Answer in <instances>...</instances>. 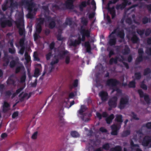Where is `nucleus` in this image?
Segmentation results:
<instances>
[{"mask_svg": "<svg viewBox=\"0 0 151 151\" xmlns=\"http://www.w3.org/2000/svg\"><path fill=\"white\" fill-rule=\"evenodd\" d=\"M116 35L118 37L121 39V40L120 42H121L124 40V33L123 31L117 28L112 32L109 35L110 39L109 41V43L110 45H114L116 43V40L115 36Z\"/></svg>", "mask_w": 151, "mask_h": 151, "instance_id": "f257e3e1", "label": "nucleus"}, {"mask_svg": "<svg viewBox=\"0 0 151 151\" xmlns=\"http://www.w3.org/2000/svg\"><path fill=\"white\" fill-rule=\"evenodd\" d=\"M81 35H79L78 37V40H71L69 41V45L70 46H75L81 43V41H84L85 40V36H88L89 31L86 29H83L81 32Z\"/></svg>", "mask_w": 151, "mask_h": 151, "instance_id": "f03ea898", "label": "nucleus"}, {"mask_svg": "<svg viewBox=\"0 0 151 151\" xmlns=\"http://www.w3.org/2000/svg\"><path fill=\"white\" fill-rule=\"evenodd\" d=\"M115 120L119 123H115L111 126V134L114 135H117L118 130L120 128V123L122 122V116L118 115H116Z\"/></svg>", "mask_w": 151, "mask_h": 151, "instance_id": "7ed1b4c3", "label": "nucleus"}, {"mask_svg": "<svg viewBox=\"0 0 151 151\" xmlns=\"http://www.w3.org/2000/svg\"><path fill=\"white\" fill-rule=\"evenodd\" d=\"M54 42H52L50 45V48L52 50L49 52L46 55V58L47 60H48L52 58V59L54 58H56L58 60L59 55H58L59 53L58 51H56L55 49H53L54 47Z\"/></svg>", "mask_w": 151, "mask_h": 151, "instance_id": "20e7f679", "label": "nucleus"}, {"mask_svg": "<svg viewBox=\"0 0 151 151\" xmlns=\"http://www.w3.org/2000/svg\"><path fill=\"white\" fill-rule=\"evenodd\" d=\"M16 24L19 29L20 35H22L24 33V29L23 27V15L21 14Z\"/></svg>", "mask_w": 151, "mask_h": 151, "instance_id": "39448f33", "label": "nucleus"}, {"mask_svg": "<svg viewBox=\"0 0 151 151\" xmlns=\"http://www.w3.org/2000/svg\"><path fill=\"white\" fill-rule=\"evenodd\" d=\"M44 19L42 18H40L38 20L36 25V31L34 34V38L35 41L39 37L38 34L39 33L41 30V25L43 23Z\"/></svg>", "mask_w": 151, "mask_h": 151, "instance_id": "423d86ee", "label": "nucleus"}, {"mask_svg": "<svg viewBox=\"0 0 151 151\" xmlns=\"http://www.w3.org/2000/svg\"><path fill=\"white\" fill-rule=\"evenodd\" d=\"M58 62V59L54 57L53 59H52V61H51L50 64H48L47 65L45 66V71L44 72L42 75L44 76L46 72H48V73L51 72L52 69L54 68L53 66V65L57 63Z\"/></svg>", "mask_w": 151, "mask_h": 151, "instance_id": "0eeeda50", "label": "nucleus"}, {"mask_svg": "<svg viewBox=\"0 0 151 151\" xmlns=\"http://www.w3.org/2000/svg\"><path fill=\"white\" fill-rule=\"evenodd\" d=\"M26 4L28 6V9L29 10V12L27 15L28 17L29 18H32V13L37 10L35 8L36 5L32 1L30 2H27Z\"/></svg>", "mask_w": 151, "mask_h": 151, "instance_id": "6e6552de", "label": "nucleus"}, {"mask_svg": "<svg viewBox=\"0 0 151 151\" xmlns=\"http://www.w3.org/2000/svg\"><path fill=\"white\" fill-rule=\"evenodd\" d=\"M59 58H61L64 56L65 58V63L66 64H68L70 61V55L67 50H63L60 52Z\"/></svg>", "mask_w": 151, "mask_h": 151, "instance_id": "1a4fd4ad", "label": "nucleus"}, {"mask_svg": "<svg viewBox=\"0 0 151 151\" xmlns=\"http://www.w3.org/2000/svg\"><path fill=\"white\" fill-rule=\"evenodd\" d=\"M129 98L127 96H125L122 97L120 100L119 108L122 109L124 108L125 105L128 104V102Z\"/></svg>", "mask_w": 151, "mask_h": 151, "instance_id": "9d476101", "label": "nucleus"}, {"mask_svg": "<svg viewBox=\"0 0 151 151\" xmlns=\"http://www.w3.org/2000/svg\"><path fill=\"white\" fill-rule=\"evenodd\" d=\"M142 145L144 146L148 145L151 147V137L148 136H145L142 142Z\"/></svg>", "mask_w": 151, "mask_h": 151, "instance_id": "9b49d317", "label": "nucleus"}, {"mask_svg": "<svg viewBox=\"0 0 151 151\" xmlns=\"http://www.w3.org/2000/svg\"><path fill=\"white\" fill-rule=\"evenodd\" d=\"M117 98L114 97L110 99L108 103L109 106L111 108H114L116 106Z\"/></svg>", "mask_w": 151, "mask_h": 151, "instance_id": "f8f14e48", "label": "nucleus"}, {"mask_svg": "<svg viewBox=\"0 0 151 151\" xmlns=\"http://www.w3.org/2000/svg\"><path fill=\"white\" fill-rule=\"evenodd\" d=\"M138 92L140 97H144V99L147 103H149L150 102V100L148 95L144 94L141 90H139L138 91Z\"/></svg>", "mask_w": 151, "mask_h": 151, "instance_id": "ddd939ff", "label": "nucleus"}, {"mask_svg": "<svg viewBox=\"0 0 151 151\" xmlns=\"http://www.w3.org/2000/svg\"><path fill=\"white\" fill-rule=\"evenodd\" d=\"M137 140L135 138H134L131 142V148L132 151L136 150V151H142L139 148L138 145L134 144L133 142H136Z\"/></svg>", "mask_w": 151, "mask_h": 151, "instance_id": "4468645a", "label": "nucleus"}, {"mask_svg": "<svg viewBox=\"0 0 151 151\" xmlns=\"http://www.w3.org/2000/svg\"><path fill=\"white\" fill-rule=\"evenodd\" d=\"M1 24L2 27H4L6 26H10L12 25V21L10 20H5L4 19H1Z\"/></svg>", "mask_w": 151, "mask_h": 151, "instance_id": "2eb2a0df", "label": "nucleus"}, {"mask_svg": "<svg viewBox=\"0 0 151 151\" xmlns=\"http://www.w3.org/2000/svg\"><path fill=\"white\" fill-rule=\"evenodd\" d=\"M99 95L103 101H106L108 98L107 93L106 91H101L99 93Z\"/></svg>", "mask_w": 151, "mask_h": 151, "instance_id": "dca6fc26", "label": "nucleus"}, {"mask_svg": "<svg viewBox=\"0 0 151 151\" xmlns=\"http://www.w3.org/2000/svg\"><path fill=\"white\" fill-rule=\"evenodd\" d=\"M64 108L63 107L61 108L59 110V117L60 123H65V121L63 118L64 115Z\"/></svg>", "mask_w": 151, "mask_h": 151, "instance_id": "f3484780", "label": "nucleus"}, {"mask_svg": "<svg viewBox=\"0 0 151 151\" xmlns=\"http://www.w3.org/2000/svg\"><path fill=\"white\" fill-rule=\"evenodd\" d=\"M74 104V101H73L70 102L68 99H65L63 104V106L69 108Z\"/></svg>", "mask_w": 151, "mask_h": 151, "instance_id": "a211bd4d", "label": "nucleus"}, {"mask_svg": "<svg viewBox=\"0 0 151 151\" xmlns=\"http://www.w3.org/2000/svg\"><path fill=\"white\" fill-rule=\"evenodd\" d=\"M31 95L30 93H27L25 92H22L20 94L19 97L21 100H23L25 99H27L30 97Z\"/></svg>", "mask_w": 151, "mask_h": 151, "instance_id": "6ab92c4d", "label": "nucleus"}, {"mask_svg": "<svg viewBox=\"0 0 151 151\" xmlns=\"http://www.w3.org/2000/svg\"><path fill=\"white\" fill-rule=\"evenodd\" d=\"M124 1V3L121 5H117L116 6V8L117 9H123L126 6V5L131 4V3L130 2H128L127 0H123Z\"/></svg>", "mask_w": 151, "mask_h": 151, "instance_id": "aec40b11", "label": "nucleus"}, {"mask_svg": "<svg viewBox=\"0 0 151 151\" xmlns=\"http://www.w3.org/2000/svg\"><path fill=\"white\" fill-rule=\"evenodd\" d=\"M124 60L123 57L121 56H120L118 58L115 59L111 58L110 59V64H112L113 63H117L118 61H123Z\"/></svg>", "mask_w": 151, "mask_h": 151, "instance_id": "412c9836", "label": "nucleus"}, {"mask_svg": "<svg viewBox=\"0 0 151 151\" xmlns=\"http://www.w3.org/2000/svg\"><path fill=\"white\" fill-rule=\"evenodd\" d=\"M24 39H22L20 40L19 44L20 47H21V49L19 52V53L21 54V55H22L24 53Z\"/></svg>", "mask_w": 151, "mask_h": 151, "instance_id": "4be33fe9", "label": "nucleus"}, {"mask_svg": "<svg viewBox=\"0 0 151 151\" xmlns=\"http://www.w3.org/2000/svg\"><path fill=\"white\" fill-rule=\"evenodd\" d=\"M117 81L115 80L109 79L108 80L106 83V84L109 86H113L116 85L117 83Z\"/></svg>", "mask_w": 151, "mask_h": 151, "instance_id": "5701e85b", "label": "nucleus"}, {"mask_svg": "<svg viewBox=\"0 0 151 151\" xmlns=\"http://www.w3.org/2000/svg\"><path fill=\"white\" fill-rule=\"evenodd\" d=\"M75 0H67L65 2V5L66 7L69 9H71L73 6V1Z\"/></svg>", "mask_w": 151, "mask_h": 151, "instance_id": "b1692460", "label": "nucleus"}, {"mask_svg": "<svg viewBox=\"0 0 151 151\" xmlns=\"http://www.w3.org/2000/svg\"><path fill=\"white\" fill-rule=\"evenodd\" d=\"M139 57L136 60V62L138 63L141 61L142 59V54L143 53V51L142 49H140L138 50Z\"/></svg>", "mask_w": 151, "mask_h": 151, "instance_id": "393cba45", "label": "nucleus"}, {"mask_svg": "<svg viewBox=\"0 0 151 151\" xmlns=\"http://www.w3.org/2000/svg\"><path fill=\"white\" fill-rule=\"evenodd\" d=\"M24 68L23 66L21 63H19L18 65L17 68L16 73H18L20 71H24Z\"/></svg>", "mask_w": 151, "mask_h": 151, "instance_id": "a878e982", "label": "nucleus"}, {"mask_svg": "<svg viewBox=\"0 0 151 151\" xmlns=\"http://www.w3.org/2000/svg\"><path fill=\"white\" fill-rule=\"evenodd\" d=\"M3 110L4 111H6L10 109L9 104L6 101H4L3 106Z\"/></svg>", "mask_w": 151, "mask_h": 151, "instance_id": "bb28decb", "label": "nucleus"}, {"mask_svg": "<svg viewBox=\"0 0 151 151\" xmlns=\"http://www.w3.org/2000/svg\"><path fill=\"white\" fill-rule=\"evenodd\" d=\"M107 114L106 112H104L103 113L102 115L98 112H97L96 113V116L100 119H101L102 116L104 117H105L107 116Z\"/></svg>", "mask_w": 151, "mask_h": 151, "instance_id": "cd10ccee", "label": "nucleus"}, {"mask_svg": "<svg viewBox=\"0 0 151 151\" xmlns=\"http://www.w3.org/2000/svg\"><path fill=\"white\" fill-rule=\"evenodd\" d=\"M114 118V116L113 114H111L106 119V121L107 123L109 124L112 122V120Z\"/></svg>", "mask_w": 151, "mask_h": 151, "instance_id": "c85d7f7f", "label": "nucleus"}, {"mask_svg": "<svg viewBox=\"0 0 151 151\" xmlns=\"http://www.w3.org/2000/svg\"><path fill=\"white\" fill-rule=\"evenodd\" d=\"M84 46L86 48L87 51L89 52L90 51V45L89 42H87L85 43Z\"/></svg>", "mask_w": 151, "mask_h": 151, "instance_id": "c756f323", "label": "nucleus"}, {"mask_svg": "<svg viewBox=\"0 0 151 151\" xmlns=\"http://www.w3.org/2000/svg\"><path fill=\"white\" fill-rule=\"evenodd\" d=\"M49 27H50L52 28L54 27L55 26V23L54 22L52 19H50L49 20Z\"/></svg>", "mask_w": 151, "mask_h": 151, "instance_id": "7c9ffc66", "label": "nucleus"}, {"mask_svg": "<svg viewBox=\"0 0 151 151\" xmlns=\"http://www.w3.org/2000/svg\"><path fill=\"white\" fill-rule=\"evenodd\" d=\"M109 10L110 13L111 15L112 18H114L115 16V11L114 8L113 7L111 8H109Z\"/></svg>", "mask_w": 151, "mask_h": 151, "instance_id": "2f4dec72", "label": "nucleus"}, {"mask_svg": "<svg viewBox=\"0 0 151 151\" xmlns=\"http://www.w3.org/2000/svg\"><path fill=\"white\" fill-rule=\"evenodd\" d=\"M40 71L37 68L35 69L34 76L35 77H38L40 74Z\"/></svg>", "mask_w": 151, "mask_h": 151, "instance_id": "473e14b6", "label": "nucleus"}, {"mask_svg": "<svg viewBox=\"0 0 151 151\" xmlns=\"http://www.w3.org/2000/svg\"><path fill=\"white\" fill-rule=\"evenodd\" d=\"M121 148L119 146H116L110 150V151H121Z\"/></svg>", "mask_w": 151, "mask_h": 151, "instance_id": "72a5a7b5", "label": "nucleus"}, {"mask_svg": "<svg viewBox=\"0 0 151 151\" xmlns=\"http://www.w3.org/2000/svg\"><path fill=\"white\" fill-rule=\"evenodd\" d=\"M132 41L134 43H136L138 41V39L137 36L135 35H133L132 37L131 38Z\"/></svg>", "mask_w": 151, "mask_h": 151, "instance_id": "f704fd0d", "label": "nucleus"}, {"mask_svg": "<svg viewBox=\"0 0 151 151\" xmlns=\"http://www.w3.org/2000/svg\"><path fill=\"white\" fill-rule=\"evenodd\" d=\"M24 56L25 59L26 60L27 62H28L30 60V57L27 52L25 53Z\"/></svg>", "mask_w": 151, "mask_h": 151, "instance_id": "c9c22d12", "label": "nucleus"}, {"mask_svg": "<svg viewBox=\"0 0 151 151\" xmlns=\"http://www.w3.org/2000/svg\"><path fill=\"white\" fill-rule=\"evenodd\" d=\"M130 134V131L129 130H127L124 131L122 133V136L125 137L129 135Z\"/></svg>", "mask_w": 151, "mask_h": 151, "instance_id": "e433bc0d", "label": "nucleus"}, {"mask_svg": "<svg viewBox=\"0 0 151 151\" xmlns=\"http://www.w3.org/2000/svg\"><path fill=\"white\" fill-rule=\"evenodd\" d=\"M71 135L73 137H77L79 136V134L76 131L72 132L71 133Z\"/></svg>", "mask_w": 151, "mask_h": 151, "instance_id": "4c0bfd02", "label": "nucleus"}, {"mask_svg": "<svg viewBox=\"0 0 151 151\" xmlns=\"http://www.w3.org/2000/svg\"><path fill=\"white\" fill-rule=\"evenodd\" d=\"M110 147L108 143H106L104 144L102 146L103 149L106 150H108Z\"/></svg>", "mask_w": 151, "mask_h": 151, "instance_id": "58836bf2", "label": "nucleus"}, {"mask_svg": "<svg viewBox=\"0 0 151 151\" xmlns=\"http://www.w3.org/2000/svg\"><path fill=\"white\" fill-rule=\"evenodd\" d=\"M71 19L70 18H68L66 19V21L64 24V25L65 26L66 25H70L71 24Z\"/></svg>", "mask_w": 151, "mask_h": 151, "instance_id": "ea45409f", "label": "nucleus"}, {"mask_svg": "<svg viewBox=\"0 0 151 151\" xmlns=\"http://www.w3.org/2000/svg\"><path fill=\"white\" fill-rule=\"evenodd\" d=\"M131 116L133 119L135 120H138L139 119V118L133 112H132V113Z\"/></svg>", "mask_w": 151, "mask_h": 151, "instance_id": "a19ab883", "label": "nucleus"}, {"mask_svg": "<svg viewBox=\"0 0 151 151\" xmlns=\"http://www.w3.org/2000/svg\"><path fill=\"white\" fill-rule=\"evenodd\" d=\"M77 95L76 92H72L70 93L69 95V97L71 98H73L74 97Z\"/></svg>", "mask_w": 151, "mask_h": 151, "instance_id": "79ce46f5", "label": "nucleus"}, {"mask_svg": "<svg viewBox=\"0 0 151 151\" xmlns=\"http://www.w3.org/2000/svg\"><path fill=\"white\" fill-rule=\"evenodd\" d=\"M86 108L84 106H81V109L79 111V113L81 114L86 109Z\"/></svg>", "mask_w": 151, "mask_h": 151, "instance_id": "37998d69", "label": "nucleus"}, {"mask_svg": "<svg viewBox=\"0 0 151 151\" xmlns=\"http://www.w3.org/2000/svg\"><path fill=\"white\" fill-rule=\"evenodd\" d=\"M33 56L34 57L35 60L37 61L39 60V59L38 57V54L37 52H34Z\"/></svg>", "mask_w": 151, "mask_h": 151, "instance_id": "c03bdc74", "label": "nucleus"}, {"mask_svg": "<svg viewBox=\"0 0 151 151\" xmlns=\"http://www.w3.org/2000/svg\"><path fill=\"white\" fill-rule=\"evenodd\" d=\"M87 4L86 2L83 1L81 4L80 5V9L81 10L83 8L85 7L86 6Z\"/></svg>", "mask_w": 151, "mask_h": 151, "instance_id": "a18cd8bd", "label": "nucleus"}, {"mask_svg": "<svg viewBox=\"0 0 151 151\" xmlns=\"http://www.w3.org/2000/svg\"><path fill=\"white\" fill-rule=\"evenodd\" d=\"M37 132H35L32 136V138L33 139H35L37 138Z\"/></svg>", "mask_w": 151, "mask_h": 151, "instance_id": "49530a36", "label": "nucleus"}, {"mask_svg": "<svg viewBox=\"0 0 151 151\" xmlns=\"http://www.w3.org/2000/svg\"><path fill=\"white\" fill-rule=\"evenodd\" d=\"M135 83L134 81L130 82L129 85V86L130 87H135Z\"/></svg>", "mask_w": 151, "mask_h": 151, "instance_id": "de8ad7c7", "label": "nucleus"}, {"mask_svg": "<svg viewBox=\"0 0 151 151\" xmlns=\"http://www.w3.org/2000/svg\"><path fill=\"white\" fill-rule=\"evenodd\" d=\"M26 75L24 74L22 76L21 78V82L24 83L25 82L26 79Z\"/></svg>", "mask_w": 151, "mask_h": 151, "instance_id": "09e8293b", "label": "nucleus"}, {"mask_svg": "<svg viewBox=\"0 0 151 151\" xmlns=\"http://www.w3.org/2000/svg\"><path fill=\"white\" fill-rule=\"evenodd\" d=\"M150 21V19L147 18H145L143 20V22L144 24H146Z\"/></svg>", "mask_w": 151, "mask_h": 151, "instance_id": "8fccbe9b", "label": "nucleus"}, {"mask_svg": "<svg viewBox=\"0 0 151 151\" xmlns=\"http://www.w3.org/2000/svg\"><path fill=\"white\" fill-rule=\"evenodd\" d=\"M17 63H16L13 60L10 63V66L12 68L14 67L15 64H17Z\"/></svg>", "mask_w": 151, "mask_h": 151, "instance_id": "3c124183", "label": "nucleus"}, {"mask_svg": "<svg viewBox=\"0 0 151 151\" xmlns=\"http://www.w3.org/2000/svg\"><path fill=\"white\" fill-rule=\"evenodd\" d=\"M135 77L136 79H139L140 78L141 76L139 73H136L135 74Z\"/></svg>", "mask_w": 151, "mask_h": 151, "instance_id": "603ef678", "label": "nucleus"}, {"mask_svg": "<svg viewBox=\"0 0 151 151\" xmlns=\"http://www.w3.org/2000/svg\"><path fill=\"white\" fill-rule=\"evenodd\" d=\"M81 22L84 24H86L87 22V20L84 18L81 19Z\"/></svg>", "mask_w": 151, "mask_h": 151, "instance_id": "864d4df0", "label": "nucleus"}, {"mask_svg": "<svg viewBox=\"0 0 151 151\" xmlns=\"http://www.w3.org/2000/svg\"><path fill=\"white\" fill-rule=\"evenodd\" d=\"M150 72V70L149 68H147L145 70L144 72V74L145 75H146Z\"/></svg>", "mask_w": 151, "mask_h": 151, "instance_id": "5fc2aeb1", "label": "nucleus"}, {"mask_svg": "<svg viewBox=\"0 0 151 151\" xmlns=\"http://www.w3.org/2000/svg\"><path fill=\"white\" fill-rule=\"evenodd\" d=\"M137 135L139 137H141L143 136V134L141 131H139L137 132Z\"/></svg>", "mask_w": 151, "mask_h": 151, "instance_id": "6e6d98bb", "label": "nucleus"}, {"mask_svg": "<svg viewBox=\"0 0 151 151\" xmlns=\"http://www.w3.org/2000/svg\"><path fill=\"white\" fill-rule=\"evenodd\" d=\"M141 87L144 90H146L147 89V86L144 84L143 83H141Z\"/></svg>", "mask_w": 151, "mask_h": 151, "instance_id": "4d7b16f0", "label": "nucleus"}, {"mask_svg": "<svg viewBox=\"0 0 151 151\" xmlns=\"http://www.w3.org/2000/svg\"><path fill=\"white\" fill-rule=\"evenodd\" d=\"M137 32L141 36H142V35L144 33V31L143 30L138 29L137 30Z\"/></svg>", "mask_w": 151, "mask_h": 151, "instance_id": "13d9d810", "label": "nucleus"}, {"mask_svg": "<svg viewBox=\"0 0 151 151\" xmlns=\"http://www.w3.org/2000/svg\"><path fill=\"white\" fill-rule=\"evenodd\" d=\"M8 84H12L14 83V81L12 80L10 78H9L7 81Z\"/></svg>", "mask_w": 151, "mask_h": 151, "instance_id": "bf43d9fd", "label": "nucleus"}, {"mask_svg": "<svg viewBox=\"0 0 151 151\" xmlns=\"http://www.w3.org/2000/svg\"><path fill=\"white\" fill-rule=\"evenodd\" d=\"M129 50L127 47H126V49L124 50V51L123 52L124 54H127L129 52Z\"/></svg>", "mask_w": 151, "mask_h": 151, "instance_id": "052dcab7", "label": "nucleus"}, {"mask_svg": "<svg viewBox=\"0 0 151 151\" xmlns=\"http://www.w3.org/2000/svg\"><path fill=\"white\" fill-rule=\"evenodd\" d=\"M18 116V112H14L12 115V118H14Z\"/></svg>", "mask_w": 151, "mask_h": 151, "instance_id": "680f3d73", "label": "nucleus"}, {"mask_svg": "<svg viewBox=\"0 0 151 151\" xmlns=\"http://www.w3.org/2000/svg\"><path fill=\"white\" fill-rule=\"evenodd\" d=\"M9 52L11 53H14L15 52V49L12 48H9Z\"/></svg>", "mask_w": 151, "mask_h": 151, "instance_id": "e2e57ef3", "label": "nucleus"}, {"mask_svg": "<svg viewBox=\"0 0 151 151\" xmlns=\"http://www.w3.org/2000/svg\"><path fill=\"white\" fill-rule=\"evenodd\" d=\"M43 11L45 12V14L48 13V9L47 7H43Z\"/></svg>", "mask_w": 151, "mask_h": 151, "instance_id": "0e129e2a", "label": "nucleus"}, {"mask_svg": "<svg viewBox=\"0 0 151 151\" xmlns=\"http://www.w3.org/2000/svg\"><path fill=\"white\" fill-rule=\"evenodd\" d=\"M7 136V134L6 133H3L1 135V137L3 139H4Z\"/></svg>", "mask_w": 151, "mask_h": 151, "instance_id": "69168bd1", "label": "nucleus"}, {"mask_svg": "<svg viewBox=\"0 0 151 151\" xmlns=\"http://www.w3.org/2000/svg\"><path fill=\"white\" fill-rule=\"evenodd\" d=\"M146 52L149 55H151V48L147 49Z\"/></svg>", "mask_w": 151, "mask_h": 151, "instance_id": "338daca9", "label": "nucleus"}, {"mask_svg": "<svg viewBox=\"0 0 151 151\" xmlns=\"http://www.w3.org/2000/svg\"><path fill=\"white\" fill-rule=\"evenodd\" d=\"M146 127L148 129L151 128V122L147 123L146 125Z\"/></svg>", "mask_w": 151, "mask_h": 151, "instance_id": "774afa93", "label": "nucleus"}]
</instances>
